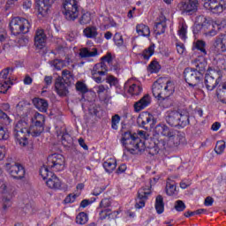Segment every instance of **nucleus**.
<instances>
[{
	"instance_id": "nucleus-22",
	"label": "nucleus",
	"mask_w": 226,
	"mask_h": 226,
	"mask_svg": "<svg viewBox=\"0 0 226 226\" xmlns=\"http://www.w3.org/2000/svg\"><path fill=\"white\" fill-rule=\"evenodd\" d=\"M47 41V35L42 29H38L34 36V45L37 49H43Z\"/></svg>"
},
{
	"instance_id": "nucleus-62",
	"label": "nucleus",
	"mask_w": 226,
	"mask_h": 226,
	"mask_svg": "<svg viewBox=\"0 0 226 226\" xmlns=\"http://www.w3.org/2000/svg\"><path fill=\"white\" fill-rule=\"evenodd\" d=\"M102 192H105V187L97 186L94 188L93 195L98 197V195H100Z\"/></svg>"
},
{
	"instance_id": "nucleus-58",
	"label": "nucleus",
	"mask_w": 226,
	"mask_h": 226,
	"mask_svg": "<svg viewBox=\"0 0 226 226\" xmlns=\"http://www.w3.org/2000/svg\"><path fill=\"white\" fill-rule=\"evenodd\" d=\"M89 22H91V15H89L88 13L83 14L79 19V23L84 25L89 24Z\"/></svg>"
},
{
	"instance_id": "nucleus-5",
	"label": "nucleus",
	"mask_w": 226,
	"mask_h": 226,
	"mask_svg": "<svg viewBox=\"0 0 226 226\" xmlns=\"http://www.w3.org/2000/svg\"><path fill=\"white\" fill-rule=\"evenodd\" d=\"M166 123L170 126L185 128V126L190 124V117L188 115H183L177 110H169L166 112Z\"/></svg>"
},
{
	"instance_id": "nucleus-11",
	"label": "nucleus",
	"mask_w": 226,
	"mask_h": 226,
	"mask_svg": "<svg viewBox=\"0 0 226 226\" xmlns=\"http://www.w3.org/2000/svg\"><path fill=\"white\" fill-rule=\"evenodd\" d=\"M40 174L42 179H47L46 185L51 190H59L61 188V180L52 171H49L47 168H41Z\"/></svg>"
},
{
	"instance_id": "nucleus-12",
	"label": "nucleus",
	"mask_w": 226,
	"mask_h": 226,
	"mask_svg": "<svg viewBox=\"0 0 226 226\" xmlns=\"http://www.w3.org/2000/svg\"><path fill=\"white\" fill-rule=\"evenodd\" d=\"M203 6L211 13L218 15L223 13L226 10V1L225 0H204Z\"/></svg>"
},
{
	"instance_id": "nucleus-25",
	"label": "nucleus",
	"mask_w": 226,
	"mask_h": 226,
	"mask_svg": "<svg viewBox=\"0 0 226 226\" xmlns=\"http://www.w3.org/2000/svg\"><path fill=\"white\" fill-rule=\"evenodd\" d=\"M33 103L35 109H39L40 112H46L49 109V102L45 99L41 98H34Z\"/></svg>"
},
{
	"instance_id": "nucleus-43",
	"label": "nucleus",
	"mask_w": 226,
	"mask_h": 226,
	"mask_svg": "<svg viewBox=\"0 0 226 226\" xmlns=\"http://www.w3.org/2000/svg\"><path fill=\"white\" fill-rule=\"evenodd\" d=\"M207 29H210L207 32L204 33V34L209 38L213 37V36H216V34H218V31H216V28L215 27V25L210 24L208 21V24L207 26Z\"/></svg>"
},
{
	"instance_id": "nucleus-51",
	"label": "nucleus",
	"mask_w": 226,
	"mask_h": 226,
	"mask_svg": "<svg viewBox=\"0 0 226 226\" xmlns=\"http://www.w3.org/2000/svg\"><path fill=\"white\" fill-rule=\"evenodd\" d=\"M151 73H158L160 72V64L157 61H153L148 66Z\"/></svg>"
},
{
	"instance_id": "nucleus-3",
	"label": "nucleus",
	"mask_w": 226,
	"mask_h": 226,
	"mask_svg": "<svg viewBox=\"0 0 226 226\" xmlns=\"http://www.w3.org/2000/svg\"><path fill=\"white\" fill-rule=\"evenodd\" d=\"M121 142L131 154H139V153L146 150L145 143L142 142V139L139 138L137 133L132 134L131 132H124Z\"/></svg>"
},
{
	"instance_id": "nucleus-46",
	"label": "nucleus",
	"mask_w": 226,
	"mask_h": 226,
	"mask_svg": "<svg viewBox=\"0 0 226 226\" xmlns=\"http://www.w3.org/2000/svg\"><path fill=\"white\" fill-rule=\"evenodd\" d=\"M137 135L138 136L139 135L140 139H145V141H143L144 144H145V147L147 146V144H150V146L153 144V141H151L153 139H149V135H147V133L146 132L139 131Z\"/></svg>"
},
{
	"instance_id": "nucleus-20",
	"label": "nucleus",
	"mask_w": 226,
	"mask_h": 226,
	"mask_svg": "<svg viewBox=\"0 0 226 226\" xmlns=\"http://www.w3.org/2000/svg\"><path fill=\"white\" fill-rule=\"evenodd\" d=\"M207 24H209V21L204 16H199L196 19V24L193 27V33L194 34H199L200 31H205L207 29Z\"/></svg>"
},
{
	"instance_id": "nucleus-59",
	"label": "nucleus",
	"mask_w": 226,
	"mask_h": 226,
	"mask_svg": "<svg viewBox=\"0 0 226 226\" xmlns=\"http://www.w3.org/2000/svg\"><path fill=\"white\" fill-rule=\"evenodd\" d=\"M99 216H100L101 220H105V218H107V216H110V209L105 208L103 210H101L99 212Z\"/></svg>"
},
{
	"instance_id": "nucleus-29",
	"label": "nucleus",
	"mask_w": 226,
	"mask_h": 226,
	"mask_svg": "<svg viewBox=\"0 0 226 226\" xmlns=\"http://www.w3.org/2000/svg\"><path fill=\"white\" fill-rule=\"evenodd\" d=\"M216 96L222 103H226V82L221 83L216 90Z\"/></svg>"
},
{
	"instance_id": "nucleus-47",
	"label": "nucleus",
	"mask_w": 226,
	"mask_h": 226,
	"mask_svg": "<svg viewBox=\"0 0 226 226\" xmlns=\"http://www.w3.org/2000/svg\"><path fill=\"white\" fill-rule=\"evenodd\" d=\"M174 208L176 209V211H177L178 213H181L183 211H185L186 209V205L185 204V202L181 200H178L175 202V207Z\"/></svg>"
},
{
	"instance_id": "nucleus-57",
	"label": "nucleus",
	"mask_w": 226,
	"mask_h": 226,
	"mask_svg": "<svg viewBox=\"0 0 226 226\" xmlns=\"http://www.w3.org/2000/svg\"><path fill=\"white\" fill-rule=\"evenodd\" d=\"M167 102H163V99L159 100V105L160 107H162L163 109H169V107H170L172 105V102L170 101V99H169V97H166Z\"/></svg>"
},
{
	"instance_id": "nucleus-24",
	"label": "nucleus",
	"mask_w": 226,
	"mask_h": 226,
	"mask_svg": "<svg viewBox=\"0 0 226 226\" xmlns=\"http://www.w3.org/2000/svg\"><path fill=\"white\" fill-rule=\"evenodd\" d=\"M214 48L219 54L226 52V34H222L215 38Z\"/></svg>"
},
{
	"instance_id": "nucleus-9",
	"label": "nucleus",
	"mask_w": 226,
	"mask_h": 226,
	"mask_svg": "<svg viewBox=\"0 0 226 226\" xmlns=\"http://www.w3.org/2000/svg\"><path fill=\"white\" fill-rule=\"evenodd\" d=\"M41 169H48L49 172H61L64 170V156L61 154L49 155L46 166Z\"/></svg>"
},
{
	"instance_id": "nucleus-33",
	"label": "nucleus",
	"mask_w": 226,
	"mask_h": 226,
	"mask_svg": "<svg viewBox=\"0 0 226 226\" xmlns=\"http://www.w3.org/2000/svg\"><path fill=\"white\" fill-rule=\"evenodd\" d=\"M155 211L157 215H162L165 211V203L163 202V196L158 195L155 198Z\"/></svg>"
},
{
	"instance_id": "nucleus-13",
	"label": "nucleus",
	"mask_w": 226,
	"mask_h": 226,
	"mask_svg": "<svg viewBox=\"0 0 226 226\" xmlns=\"http://www.w3.org/2000/svg\"><path fill=\"white\" fill-rule=\"evenodd\" d=\"M177 8L185 15H193L199 11V0H183L177 4Z\"/></svg>"
},
{
	"instance_id": "nucleus-16",
	"label": "nucleus",
	"mask_w": 226,
	"mask_h": 226,
	"mask_svg": "<svg viewBox=\"0 0 226 226\" xmlns=\"http://www.w3.org/2000/svg\"><path fill=\"white\" fill-rule=\"evenodd\" d=\"M107 72H109L107 64H105L104 62L98 63L91 71L92 79H94V82L97 84H102V76L107 75Z\"/></svg>"
},
{
	"instance_id": "nucleus-64",
	"label": "nucleus",
	"mask_w": 226,
	"mask_h": 226,
	"mask_svg": "<svg viewBox=\"0 0 226 226\" xmlns=\"http://www.w3.org/2000/svg\"><path fill=\"white\" fill-rule=\"evenodd\" d=\"M213 202H215V200L208 196L205 199L204 205L207 207L213 206Z\"/></svg>"
},
{
	"instance_id": "nucleus-6",
	"label": "nucleus",
	"mask_w": 226,
	"mask_h": 226,
	"mask_svg": "<svg viewBox=\"0 0 226 226\" xmlns=\"http://www.w3.org/2000/svg\"><path fill=\"white\" fill-rule=\"evenodd\" d=\"M9 27L11 34L14 36H18V34H27L29 29H31V23L24 18L16 17L11 20Z\"/></svg>"
},
{
	"instance_id": "nucleus-55",
	"label": "nucleus",
	"mask_w": 226,
	"mask_h": 226,
	"mask_svg": "<svg viewBox=\"0 0 226 226\" xmlns=\"http://www.w3.org/2000/svg\"><path fill=\"white\" fill-rule=\"evenodd\" d=\"M188 26L186 25H182L178 30V34L182 40H186V29Z\"/></svg>"
},
{
	"instance_id": "nucleus-53",
	"label": "nucleus",
	"mask_w": 226,
	"mask_h": 226,
	"mask_svg": "<svg viewBox=\"0 0 226 226\" xmlns=\"http://www.w3.org/2000/svg\"><path fill=\"white\" fill-rule=\"evenodd\" d=\"M2 202H3V209L4 211H6V209H8V207H11V198L4 196Z\"/></svg>"
},
{
	"instance_id": "nucleus-19",
	"label": "nucleus",
	"mask_w": 226,
	"mask_h": 226,
	"mask_svg": "<svg viewBox=\"0 0 226 226\" xmlns=\"http://www.w3.org/2000/svg\"><path fill=\"white\" fill-rule=\"evenodd\" d=\"M68 87H70V85L64 83L63 79H61V76L56 78L55 82V89L58 96H61V97L68 96V94H70Z\"/></svg>"
},
{
	"instance_id": "nucleus-27",
	"label": "nucleus",
	"mask_w": 226,
	"mask_h": 226,
	"mask_svg": "<svg viewBox=\"0 0 226 226\" xmlns=\"http://www.w3.org/2000/svg\"><path fill=\"white\" fill-rule=\"evenodd\" d=\"M136 33L139 36H145L147 38L151 36V30L149 29V26L142 23L136 26Z\"/></svg>"
},
{
	"instance_id": "nucleus-36",
	"label": "nucleus",
	"mask_w": 226,
	"mask_h": 226,
	"mask_svg": "<svg viewBox=\"0 0 226 226\" xmlns=\"http://www.w3.org/2000/svg\"><path fill=\"white\" fill-rule=\"evenodd\" d=\"M166 193L170 196H172L176 193V182L168 179L166 183Z\"/></svg>"
},
{
	"instance_id": "nucleus-34",
	"label": "nucleus",
	"mask_w": 226,
	"mask_h": 226,
	"mask_svg": "<svg viewBox=\"0 0 226 226\" xmlns=\"http://www.w3.org/2000/svg\"><path fill=\"white\" fill-rule=\"evenodd\" d=\"M61 79H62V82H64L67 86H71L72 82L73 81V75H72V72L68 70H64L62 72Z\"/></svg>"
},
{
	"instance_id": "nucleus-17",
	"label": "nucleus",
	"mask_w": 226,
	"mask_h": 226,
	"mask_svg": "<svg viewBox=\"0 0 226 226\" xmlns=\"http://www.w3.org/2000/svg\"><path fill=\"white\" fill-rule=\"evenodd\" d=\"M154 117H153L149 112H142L137 120V123L140 128H144V130H149L151 126H153V120Z\"/></svg>"
},
{
	"instance_id": "nucleus-15",
	"label": "nucleus",
	"mask_w": 226,
	"mask_h": 226,
	"mask_svg": "<svg viewBox=\"0 0 226 226\" xmlns=\"http://www.w3.org/2000/svg\"><path fill=\"white\" fill-rule=\"evenodd\" d=\"M153 180H150V186L148 187H142L138 191V197L136 199L135 207L136 209H142L146 206V201L151 196V184Z\"/></svg>"
},
{
	"instance_id": "nucleus-50",
	"label": "nucleus",
	"mask_w": 226,
	"mask_h": 226,
	"mask_svg": "<svg viewBox=\"0 0 226 226\" xmlns=\"http://www.w3.org/2000/svg\"><path fill=\"white\" fill-rule=\"evenodd\" d=\"M120 121H121V117H119V115L117 114L113 116L111 118V128L113 130H117L118 128L117 124H119Z\"/></svg>"
},
{
	"instance_id": "nucleus-26",
	"label": "nucleus",
	"mask_w": 226,
	"mask_h": 226,
	"mask_svg": "<svg viewBox=\"0 0 226 226\" xmlns=\"http://www.w3.org/2000/svg\"><path fill=\"white\" fill-rule=\"evenodd\" d=\"M117 167V162L115 158H109L103 162V169L108 174H112Z\"/></svg>"
},
{
	"instance_id": "nucleus-35",
	"label": "nucleus",
	"mask_w": 226,
	"mask_h": 226,
	"mask_svg": "<svg viewBox=\"0 0 226 226\" xmlns=\"http://www.w3.org/2000/svg\"><path fill=\"white\" fill-rule=\"evenodd\" d=\"M165 29H167V22L165 20L157 22L154 27V31L157 35L163 34Z\"/></svg>"
},
{
	"instance_id": "nucleus-44",
	"label": "nucleus",
	"mask_w": 226,
	"mask_h": 226,
	"mask_svg": "<svg viewBox=\"0 0 226 226\" xmlns=\"http://www.w3.org/2000/svg\"><path fill=\"white\" fill-rule=\"evenodd\" d=\"M76 90L81 93V94H86V93L89 92V89L87 88V85L82 81H78L76 83Z\"/></svg>"
},
{
	"instance_id": "nucleus-56",
	"label": "nucleus",
	"mask_w": 226,
	"mask_h": 226,
	"mask_svg": "<svg viewBox=\"0 0 226 226\" xmlns=\"http://www.w3.org/2000/svg\"><path fill=\"white\" fill-rule=\"evenodd\" d=\"M107 207H110V200L109 199H103L102 200L99 207L97 209H102V208H107Z\"/></svg>"
},
{
	"instance_id": "nucleus-40",
	"label": "nucleus",
	"mask_w": 226,
	"mask_h": 226,
	"mask_svg": "<svg viewBox=\"0 0 226 226\" xmlns=\"http://www.w3.org/2000/svg\"><path fill=\"white\" fill-rule=\"evenodd\" d=\"M88 220L89 217L87 216V214H86L85 212H80L76 216V223H78L79 225H86Z\"/></svg>"
},
{
	"instance_id": "nucleus-8",
	"label": "nucleus",
	"mask_w": 226,
	"mask_h": 226,
	"mask_svg": "<svg viewBox=\"0 0 226 226\" xmlns=\"http://www.w3.org/2000/svg\"><path fill=\"white\" fill-rule=\"evenodd\" d=\"M63 13L66 20H75L79 19L80 13V5L77 0H64L63 1Z\"/></svg>"
},
{
	"instance_id": "nucleus-2",
	"label": "nucleus",
	"mask_w": 226,
	"mask_h": 226,
	"mask_svg": "<svg viewBox=\"0 0 226 226\" xmlns=\"http://www.w3.org/2000/svg\"><path fill=\"white\" fill-rule=\"evenodd\" d=\"M157 135L168 138V142L163 139H151L152 145L147 146L149 154L154 156L160 153V149H167V147H177L185 140V134L181 132L170 129L164 124H159L154 128Z\"/></svg>"
},
{
	"instance_id": "nucleus-28",
	"label": "nucleus",
	"mask_w": 226,
	"mask_h": 226,
	"mask_svg": "<svg viewBox=\"0 0 226 226\" xmlns=\"http://www.w3.org/2000/svg\"><path fill=\"white\" fill-rule=\"evenodd\" d=\"M79 56L82 58L85 57H96L98 56V49L96 48H82L79 51Z\"/></svg>"
},
{
	"instance_id": "nucleus-14",
	"label": "nucleus",
	"mask_w": 226,
	"mask_h": 226,
	"mask_svg": "<svg viewBox=\"0 0 226 226\" xmlns=\"http://www.w3.org/2000/svg\"><path fill=\"white\" fill-rule=\"evenodd\" d=\"M5 168L14 179H23L24 176H26L24 166L19 162H12L6 163Z\"/></svg>"
},
{
	"instance_id": "nucleus-54",
	"label": "nucleus",
	"mask_w": 226,
	"mask_h": 226,
	"mask_svg": "<svg viewBox=\"0 0 226 226\" xmlns=\"http://www.w3.org/2000/svg\"><path fill=\"white\" fill-rule=\"evenodd\" d=\"M102 63H108V64L110 66L112 64V61L114 58H112V53L109 52L107 53L104 56H102Z\"/></svg>"
},
{
	"instance_id": "nucleus-63",
	"label": "nucleus",
	"mask_w": 226,
	"mask_h": 226,
	"mask_svg": "<svg viewBox=\"0 0 226 226\" xmlns=\"http://www.w3.org/2000/svg\"><path fill=\"white\" fill-rule=\"evenodd\" d=\"M126 169H127L126 164L123 163V164H121V165L117 168V170L116 172H117V174H123V173L126 172Z\"/></svg>"
},
{
	"instance_id": "nucleus-39",
	"label": "nucleus",
	"mask_w": 226,
	"mask_h": 226,
	"mask_svg": "<svg viewBox=\"0 0 226 226\" xmlns=\"http://www.w3.org/2000/svg\"><path fill=\"white\" fill-rule=\"evenodd\" d=\"M154 54V44L150 45L148 48L145 49L141 56H143V59L148 61V59Z\"/></svg>"
},
{
	"instance_id": "nucleus-52",
	"label": "nucleus",
	"mask_w": 226,
	"mask_h": 226,
	"mask_svg": "<svg viewBox=\"0 0 226 226\" xmlns=\"http://www.w3.org/2000/svg\"><path fill=\"white\" fill-rule=\"evenodd\" d=\"M106 82L107 84H109V86H117V84H119V80L117 79V78L109 75L106 78Z\"/></svg>"
},
{
	"instance_id": "nucleus-61",
	"label": "nucleus",
	"mask_w": 226,
	"mask_h": 226,
	"mask_svg": "<svg viewBox=\"0 0 226 226\" xmlns=\"http://www.w3.org/2000/svg\"><path fill=\"white\" fill-rule=\"evenodd\" d=\"M9 137L10 135L4 131V127H2L0 129V140H8Z\"/></svg>"
},
{
	"instance_id": "nucleus-37",
	"label": "nucleus",
	"mask_w": 226,
	"mask_h": 226,
	"mask_svg": "<svg viewBox=\"0 0 226 226\" xmlns=\"http://www.w3.org/2000/svg\"><path fill=\"white\" fill-rule=\"evenodd\" d=\"M128 93L129 94H132V96H139V94L142 93V87L137 84H132L129 87Z\"/></svg>"
},
{
	"instance_id": "nucleus-30",
	"label": "nucleus",
	"mask_w": 226,
	"mask_h": 226,
	"mask_svg": "<svg viewBox=\"0 0 226 226\" xmlns=\"http://www.w3.org/2000/svg\"><path fill=\"white\" fill-rule=\"evenodd\" d=\"M192 50H200L202 56H207V50H206V41L198 40L193 43Z\"/></svg>"
},
{
	"instance_id": "nucleus-48",
	"label": "nucleus",
	"mask_w": 226,
	"mask_h": 226,
	"mask_svg": "<svg viewBox=\"0 0 226 226\" xmlns=\"http://www.w3.org/2000/svg\"><path fill=\"white\" fill-rule=\"evenodd\" d=\"M215 151L217 154H222L225 151V141H217Z\"/></svg>"
},
{
	"instance_id": "nucleus-60",
	"label": "nucleus",
	"mask_w": 226,
	"mask_h": 226,
	"mask_svg": "<svg viewBox=\"0 0 226 226\" xmlns=\"http://www.w3.org/2000/svg\"><path fill=\"white\" fill-rule=\"evenodd\" d=\"M75 199H77V194H69L64 200V204H72V203L75 202Z\"/></svg>"
},
{
	"instance_id": "nucleus-45",
	"label": "nucleus",
	"mask_w": 226,
	"mask_h": 226,
	"mask_svg": "<svg viewBox=\"0 0 226 226\" xmlns=\"http://www.w3.org/2000/svg\"><path fill=\"white\" fill-rule=\"evenodd\" d=\"M113 41L117 47H123L124 43V40L123 39V35L120 33H116L113 37Z\"/></svg>"
},
{
	"instance_id": "nucleus-42",
	"label": "nucleus",
	"mask_w": 226,
	"mask_h": 226,
	"mask_svg": "<svg viewBox=\"0 0 226 226\" xmlns=\"http://www.w3.org/2000/svg\"><path fill=\"white\" fill-rule=\"evenodd\" d=\"M61 140H62L63 146H65V147L68 146H71V144L73 143V139L68 132H64L62 134Z\"/></svg>"
},
{
	"instance_id": "nucleus-10",
	"label": "nucleus",
	"mask_w": 226,
	"mask_h": 226,
	"mask_svg": "<svg viewBox=\"0 0 226 226\" xmlns=\"http://www.w3.org/2000/svg\"><path fill=\"white\" fill-rule=\"evenodd\" d=\"M221 80L222 77L220 76V72L209 67L207 71L204 81L206 89L214 91L216 88V86L220 84Z\"/></svg>"
},
{
	"instance_id": "nucleus-31",
	"label": "nucleus",
	"mask_w": 226,
	"mask_h": 226,
	"mask_svg": "<svg viewBox=\"0 0 226 226\" xmlns=\"http://www.w3.org/2000/svg\"><path fill=\"white\" fill-rule=\"evenodd\" d=\"M14 70H15V68H13V67H7V68L4 69L0 72V82L11 80V75H12Z\"/></svg>"
},
{
	"instance_id": "nucleus-41",
	"label": "nucleus",
	"mask_w": 226,
	"mask_h": 226,
	"mask_svg": "<svg viewBox=\"0 0 226 226\" xmlns=\"http://www.w3.org/2000/svg\"><path fill=\"white\" fill-rule=\"evenodd\" d=\"M0 93L6 94L8 89L11 87V86H13V82L11 79H7L6 81H0Z\"/></svg>"
},
{
	"instance_id": "nucleus-49",
	"label": "nucleus",
	"mask_w": 226,
	"mask_h": 226,
	"mask_svg": "<svg viewBox=\"0 0 226 226\" xmlns=\"http://www.w3.org/2000/svg\"><path fill=\"white\" fill-rule=\"evenodd\" d=\"M216 66L218 70H226V56H221L217 59Z\"/></svg>"
},
{
	"instance_id": "nucleus-4",
	"label": "nucleus",
	"mask_w": 226,
	"mask_h": 226,
	"mask_svg": "<svg viewBox=\"0 0 226 226\" xmlns=\"http://www.w3.org/2000/svg\"><path fill=\"white\" fill-rule=\"evenodd\" d=\"M176 87L170 80L163 82L162 79H157L152 86V93L154 98L162 100V103L167 102V98H170L174 94Z\"/></svg>"
},
{
	"instance_id": "nucleus-1",
	"label": "nucleus",
	"mask_w": 226,
	"mask_h": 226,
	"mask_svg": "<svg viewBox=\"0 0 226 226\" xmlns=\"http://www.w3.org/2000/svg\"><path fill=\"white\" fill-rule=\"evenodd\" d=\"M31 125L24 120L19 121L13 130V136L18 144L22 147H26L29 141L27 136L40 137L45 131V116L39 112H34L31 118Z\"/></svg>"
},
{
	"instance_id": "nucleus-7",
	"label": "nucleus",
	"mask_w": 226,
	"mask_h": 226,
	"mask_svg": "<svg viewBox=\"0 0 226 226\" xmlns=\"http://www.w3.org/2000/svg\"><path fill=\"white\" fill-rule=\"evenodd\" d=\"M184 77L185 82L191 87H195L196 89H202V87H204V84L202 83L204 76L200 72L195 71V69L186 68L184 71Z\"/></svg>"
},
{
	"instance_id": "nucleus-32",
	"label": "nucleus",
	"mask_w": 226,
	"mask_h": 226,
	"mask_svg": "<svg viewBox=\"0 0 226 226\" xmlns=\"http://www.w3.org/2000/svg\"><path fill=\"white\" fill-rule=\"evenodd\" d=\"M83 34L86 38L94 40L98 36V28L96 26H87L83 30Z\"/></svg>"
},
{
	"instance_id": "nucleus-18",
	"label": "nucleus",
	"mask_w": 226,
	"mask_h": 226,
	"mask_svg": "<svg viewBox=\"0 0 226 226\" xmlns=\"http://www.w3.org/2000/svg\"><path fill=\"white\" fill-rule=\"evenodd\" d=\"M54 1L56 0H37L36 9L39 11V15L46 17V15L49 13V10H50V6L54 4Z\"/></svg>"
},
{
	"instance_id": "nucleus-23",
	"label": "nucleus",
	"mask_w": 226,
	"mask_h": 226,
	"mask_svg": "<svg viewBox=\"0 0 226 226\" xmlns=\"http://www.w3.org/2000/svg\"><path fill=\"white\" fill-rule=\"evenodd\" d=\"M149 105H151V96L147 94L139 101L134 103V111L140 112V110H144V109L149 107Z\"/></svg>"
},
{
	"instance_id": "nucleus-38",
	"label": "nucleus",
	"mask_w": 226,
	"mask_h": 226,
	"mask_svg": "<svg viewBox=\"0 0 226 226\" xmlns=\"http://www.w3.org/2000/svg\"><path fill=\"white\" fill-rule=\"evenodd\" d=\"M51 66L54 67L55 70L61 71L63 68L66 66V60L62 59H55L50 63Z\"/></svg>"
},
{
	"instance_id": "nucleus-21",
	"label": "nucleus",
	"mask_w": 226,
	"mask_h": 226,
	"mask_svg": "<svg viewBox=\"0 0 226 226\" xmlns=\"http://www.w3.org/2000/svg\"><path fill=\"white\" fill-rule=\"evenodd\" d=\"M192 64L194 71L198 72V73H201V75L204 76V73L206 72V68L207 67V62H206V59H204V57L196 58L192 62Z\"/></svg>"
}]
</instances>
